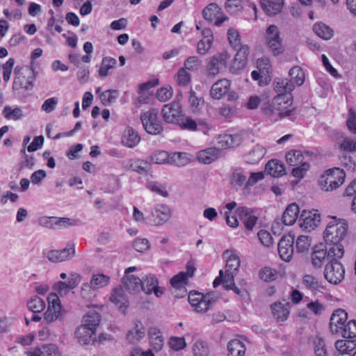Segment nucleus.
Segmentation results:
<instances>
[{"label": "nucleus", "instance_id": "nucleus-47", "mask_svg": "<svg viewBox=\"0 0 356 356\" xmlns=\"http://www.w3.org/2000/svg\"><path fill=\"white\" fill-rule=\"evenodd\" d=\"M314 33L321 38L327 40L333 37V30L324 23H316L313 26Z\"/></svg>", "mask_w": 356, "mask_h": 356}, {"label": "nucleus", "instance_id": "nucleus-1", "mask_svg": "<svg viewBox=\"0 0 356 356\" xmlns=\"http://www.w3.org/2000/svg\"><path fill=\"white\" fill-rule=\"evenodd\" d=\"M348 224L345 220H337L332 217L324 231V238L330 256H337L340 259L343 256V242L347 235Z\"/></svg>", "mask_w": 356, "mask_h": 356}, {"label": "nucleus", "instance_id": "nucleus-8", "mask_svg": "<svg viewBox=\"0 0 356 356\" xmlns=\"http://www.w3.org/2000/svg\"><path fill=\"white\" fill-rule=\"evenodd\" d=\"M345 269L341 262L333 258L325 266L324 270L325 278L330 283L337 284L343 278Z\"/></svg>", "mask_w": 356, "mask_h": 356}, {"label": "nucleus", "instance_id": "nucleus-55", "mask_svg": "<svg viewBox=\"0 0 356 356\" xmlns=\"http://www.w3.org/2000/svg\"><path fill=\"white\" fill-rule=\"evenodd\" d=\"M303 285L308 289L315 291L321 288L318 279L312 275H305L302 280Z\"/></svg>", "mask_w": 356, "mask_h": 356}, {"label": "nucleus", "instance_id": "nucleus-52", "mask_svg": "<svg viewBox=\"0 0 356 356\" xmlns=\"http://www.w3.org/2000/svg\"><path fill=\"white\" fill-rule=\"evenodd\" d=\"M117 63L115 58L111 57H104L102 60L101 67L99 70V74L101 76H106L108 74V70L114 68Z\"/></svg>", "mask_w": 356, "mask_h": 356}, {"label": "nucleus", "instance_id": "nucleus-23", "mask_svg": "<svg viewBox=\"0 0 356 356\" xmlns=\"http://www.w3.org/2000/svg\"><path fill=\"white\" fill-rule=\"evenodd\" d=\"M290 302H275L270 305L273 318L277 321H284L289 315Z\"/></svg>", "mask_w": 356, "mask_h": 356}, {"label": "nucleus", "instance_id": "nucleus-24", "mask_svg": "<svg viewBox=\"0 0 356 356\" xmlns=\"http://www.w3.org/2000/svg\"><path fill=\"white\" fill-rule=\"evenodd\" d=\"M242 143V138L238 134H220L217 138V145L220 148H232L238 147Z\"/></svg>", "mask_w": 356, "mask_h": 356}, {"label": "nucleus", "instance_id": "nucleus-48", "mask_svg": "<svg viewBox=\"0 0 356 356\" xmlns=\"http://www.w3.org/2000/svg\"><path fill=\"white\" fill-rule=\"evenodd\" d=\"M97 291L91 285L90 282H84L81 284L80 289V297L86 302L92 301L97 296Z\"/></svg>", "mask_w": 356, "mask_h": 356}, {"label": "nucleus", "instance_id": "nucleus-27", "mask_svg": "<svg viewBox=\"0 0 356 356\" xmlns=\"http://www.w3.org/2000/svg\"><path fill=\"white\" fill-rule=\"evenodd\" d=\"M230 83L227 79H220L213 84L210 95L213 99H220L225 95L229 88Z\"/></svg>", "mask_w": 356, "mask_h": 356}, {"label": "nucleus", "instance_id": "nucleus-17", "mask_svg": "<svg viewBox=\"0 0 356 356\" xmlns=\"http://www.w3.org/2000/svg\"><path fill=\"white\" fill-rule=\"evenodd\" d=\"M294 236L288 234L282 236L278 243V252L280 258L286 261H290L293 252Z\"/></svg>", "mask_w": 356, "mask_h": 356}, {"label": "nucleus", "instance_id": "nucleus-4", "mask_svg": "<svg viewBox=\"0 0 356 356\" xmlns=\"http://www.w3.org/2000/svg\"><path fill=\"white\" fill-rule=\"evenodd\" d=\"M345 172L339 168L329 169L321 176L318 184L325 191H332L343 184L345 180Z\"/></svg>", "mask_w": 356, "mask_h": 356}, {"label": "nucleus", "instance_id": "nucleus-61", "mask_svg": "<svg viewBox=\"0 0 356 356\" xmlns=\"http://www.w3.org/2000/svg\"><path fill=\"white\" fill-rule=\"evenodd\" d=\"M228 41L234 49H237L239 46L242 45L241 43L240 34L237 30L234 29H229L227 31Z\"/></svg>", "mask_w": 356, "mask_h": 356}, {"label": "nucleus", "instance_id": "nucleus-36", "mask_svg": "<svg viewBox=\"0 0 356 356\" xmlns=\"http://www.w3.org/2000/svg\"><path fill=\"white\" fill-rule=\"evenodd\" d=\"M335 347L339 352L337 356H350V352L356 348V340H337Z\"/></svg>", "mask_w": 356, "mask_h": 356}, {"label": "nucleus", "instance_id": "nucleus-16", "mask_svg": "<svg viewBox=\"0 0 356 356\" xmlns=\"http://www.w3.org/2000/svg\"><path fill=\"white\" fill-rule=\"evenodd\" d=\"M299 221L302 229L310 232L318 226L321 222V216L317 211L312 212L304 210L300 214Z\"/></svg>", "mask_w": 356, "mask_h": 356}, {"label": "nucleus", "instance_id": "nucleus-49", "mask_svg": "<svg viewBox=\"0 0 356 356\" xmlns=\"http://www.w3.org/2000/svg\"><path fill=\"white\" fill-rule=\"evenodd\" d=\"M3 115L7 120H19L23 118L24 113L19 107L12 108L10 106H6L3 110Z\"/></svg>", "mask_w": 356, "mask_h": 356}, {"label": "nucleus", "instance_id": "nucleus-44", "mask_svg": "<svg viewBox=\"0 0 356 356\" xmlns=\"http://www.w3.org/2000/svg\"><path fill=\"white\" fill-rule=\"evenodd\" d=\"M101 321V315L94 309L89 310L83 318V325L95 330Z\"/></svg>", "mask_w": 356, "mask_h": 356}, {"label": "nucleus", "instance_id": "nucleus-56", "mask_svg": "<svg viewBox=\"0 0 356 356\" xmlns=\"http://www.w3.org/2000/svg\"><path fill=\"white\" fill-rule=\"evenodd\" d=\"M110 280V277L104 274L94 275L91 278L90 283L97 291L98 289L106 286Z\"/></svg>", "mask_w": 356, "mask_h": 356}, {"label": "nucleus", "instance_id": "nucleus-3", "mask_svg": "<svg viewBox=\"0 0 356 356\" xmlns=\"http://www.w3.org/2000/svg\"><path fill=\"white\" fill-rule=\"evenodd\" d=\"M264 42L268 51L275 56L282 54L285 51L281 32L275 24L267 27L264 35Z\"/></svg>", "mask_w": 356, "mask_h": 356}, {"label": "nucleus", "instance_id": "nucleus-25", "mask_svg": "<svg viewBox=\"0 0 356 356\" xmlns=\"http://www.w3.org/2000/svg\"><path fill=\"white\" fill-rule=\"evenodd\" d=\"M147 334L152 349L156 352L161 350L164 345V337L161 330L156 327H150Z\"/></svg>", "mask_w": 356, "mask_h": 356}, {"label": "nucleus", "instance_id": "nucleus-34", "mask_svg": "<svg viewBox=\"0 0 356 356\" xmlns=\"http://www.w3.org/2000/svg\"><path fill=\"white\" fill-rule=\"evenodd\" d=\"M265 154L266 149L256 144L245 154L246 162L251 164L256 163L264 157Z\"/></svg>", "mask_w": 356, "mask_h": 356}, {"label": "nucleus", "instance_id": "nucleus-40", "mask_svg": "<svg viewBox=\"0 0 356 356\" xmlns=\"http://www.w3.org/2000/svg\"><path fill=\"white\" fill-rule=\"evenodd\" d=\"M274 90L276 92L283 95H289L294 89L295 86L291 80L288 79H277L274 81Z\"/></svg>", "mask_w": 356, "mask_h": 356}, {"label": "nucleus", "instance_id": "nucleus-10", "mask_svg": "<svg viewBox=\"0 0 356 356\" xmlns=\"http://www.w3.org/2000/svg\"><path fill=\"white\" fill-rule=\"evenodd\" d=\"M229 54L226 52L218 53L207 59V73L208 77L213 78L219 72L222 66H225Z\"/></svg>", "mask_w": 356, "mask_h": 356}, {"label": "nucleus", "instance_id": "nucleus-33", "mask_svg": "<svg viewBox=\"0 0 356 356\" xmlns=\"http://www.w3.org/2000/svg\"><path fill=\"white\" fill-rule=\"evenodd\" d=\"M220 154L217 148H207L197 153V159L202 163L209 164L216 161Z\"/></svg>", "mask_w": 356, "mask_h": 356}, {"label": "nucleus", "instance_id": "nucleus-13", "mask_svg": "<svg viewBox=\"0 0 356 356\" xmlns=\"http://www.w3.org/2000/svg\"><path fill=\"white\" fill-rule=\"evenodd\" d=\"M82 277L80 274L72 272L70 275L67 282L58 281L54 285V289L60 296L67 295L71 289L76 288L81 281Z\"/></svg>", "mask_w": 356, "mask_h": 356}, {"label": "nucleus", "instance_id": "nucleus-6", "mask_svg": "<svg viewBox=\"0 0 356 356\" xmlns=\"http://www.w3.org/2000/svg\"><path fill=\"white\" fill-rule=\"evenodd\" d=\"M159 111L152 108L141 114L140 120L145 130L149 134L156 135L163 130V127L158 118Z\"/></svg>", "mask_w": 356, "mask_h": 356}, {"label": "nucleus", "instance_id": "nucleus-43", "mask_svg": "<svg viewBox=\"0 0 356 356\" xmlns=\"http://www.w3.org/2000/svg\"><path fill=\"white\" fill-rule=\"evenodd\" d=\"M31 356H61L58 348L54 344L43 345L31 353Z\"/></svg>", "mask_w": 356, "mask_h": 356}, {"label": "nucleus", "instance_id": "nucleus-15", "mask_svg": "<svg viewBox=\"0 0 356 356\" xmlns=\"http://www.w3.org/2000/svg\"><path fill=\"white\" fill-rule=\"evenodd\" d=\"M337 258V256H330L326 245H316L311 255L312 266L316 268H321L325 260Z\"/></svg>", "mask_w": 356, "mask_h": 356}, {"label": "nucleus", "instance_id": "nucleus-5", "mask_svg": "<svg viewBox=\"0 0 356 356\" xmlns=\"http://www.w3.org/2000/svg\"><path fill=\"white\" fill-rule=\"evenodd\" d=\"M14 73L13 88L15 90L24 88L26 90H29L33 88V82L35 79L36 72L32 67L17 66L15 68Z\"/></svg>", "mask_w": 356, "mask_h": 356}, {"label": "nucleus", "instance_id": "nucleus-63", "mask_svg": "<svg viewBox=\"0 0 356 356\" xmlns=\"http://www.w3.org/2000/svg\"><path fill=\"white\" fill-rule=\"evenodd\" d=\"M147 188L152 192L155 193L162 197H168V192L165 189V186L159 182L150 181L148 183Z\"/></svg>", "mask_w": 356, "mask_h": 356}, {"label": "nucleus", "instance_id": "nucleus-30", "mask_svg": "<svg viewBox=\"0 0 356 356\" xmlns=\"http://www.w3.org/2000/svg\"><path fill=\"white\" fill-rule=\"evenodd\" d=\"M247 174V172L241 168L234 169L230 176V182L232 187L238 190L243 185L245 186Z\"/></svg>", "mask_w": 356, "mask_h": 356}, {"label": "nucleus", "instance_id": "nucleus-32", "mask_svg": "<svg viewBox=\"0 0 356 356\" xmlns=\"http://www.w3.org/2000/svg\"><path fill=\"white\" fill-rule=\"evenodd\" d=\"M140 141V137L131 127H127L122 136V143L129 147H136Z\"/></svg>", "mask_w": 356, "mask_h": 356}, {"label": "nucleus", "instance_id": "nucleus-21", "mask_svg": "<svg viewBox=\"0 0 356 356\" xmlns=\"http://www.w3.org/2000/svg\"><path fill=\"white\" fill-rule=\"evenodd\" d=\"M238 48L230 69L235 74L245 67L249 54V47L247 45H241Z\"/></svg>", "mask_w": 356, "mask_h": 356}, {"label": "nucleus", "instance_id": "nucleus-45", "mask_svg": "<svg viewBox=\"0 0 356 356\" xmlns=\"http://www.w3.org/2000/svg\"><path fill=\"white\" fill-rule=\"evenodd\" d=\"M224 257H227L225 272L233 273L236 271L240 266L239 257L233 254L230 250H227L223 253Z\"/></svg>", "mask_w": 356, "mask_h": 356}, {"label": "nucleus", "instance_id": "nucleus-39", "mask_svg": "<svg viewBox=\"0 0 356 356\" xmlns=\"http://www.w3.org/2000/svg\"><path fill=\"white\" fill-rule=\"evenodd\" d=\"M75 334L80 344L86 345L90 343L91 338L95 334V330L84 325L79 326Z\"/></svg>", "mask_w": 356, "mask_h": 356}, {"label": "nucleus", "instance_id": "nucleus-59", "mask_svg": "<svg viewBox=\"0 0 356 356\" xmlns=\"http://www.w3.org/2000/svg\"><path fill=\"white\" fill-rule=\"evenodd\" d=\"M291 79H293L298 86H301L305 81V73L299 66H293L289 72Z\"/></svg>", "mask_w": 356, "mask_h": 356}, {"label": "nucleus", "instance_id": "nucleus-18", "mask_svg": "<svg viewBox=\"0 0 356 356\" xmlns=\"http://www.w3.org/2000/svg\"><path fill=\"white\" fill-rule=\"evenodd\" d=\"M220 8L216 3L209 4L202 11L204 18L211 22L215 19L214 24L217 26H220L224 22L228 20L227 16L220 17Z\"/></svg>", "mask_w": 356, "mask_h": 356}, {"label": "nucleus", "instance_id": "nucleus-46", "mask_svg": "<svg viewBox=\"0 0 356 356\" xmlns=\"http://www.w3.org/2000/svg\"><path fill=\"white\" fill-rule=\"evenodd\" d=\"M122 283L129 291L136 292L141 288L142 280L133 275H125L122 278Z\"/></svg>", "mask_w": 356, "mask_h": 356}, {"label": "nucleus", "instance_id": "nucleus-50", "mask_svg": "<svg viewBox=\"0 0 356 356\" xmlns=\"http://www.w3.org/2000/svg\"><path fill=\"white\" fill-rule=\"evenodd\" d=\"M147 159L149 162L150 165L151 163L162 164L168 162L169 154L165 151L158 150L156 152H153Z\"/></svg>", "mask_w": 356, "mask_h": 356}, {"label": "nucleus", "instance_id": "nucleus-2", "mask_svg": "<svg viewBox=\"0 0 356 356\" xmlns=\"http://www.w3.org/2000/svg\"><path fill=\"white\" fill-rule=\"evenodd\" d=\"M292 104L291 97L289 95L279 94L271 100L261 103V109L270 120L276 122L278 120L288 117L290 120L296 119L295 109H289Z\"/></svg>", "mask_w": 356, "mask_h": 356}, {"label": "nucleus", "instance_id": "nucleus-26", "mask_svg": "<svg viewBox=\"0 0 356 356\" xmlns=\"http://www.w3.org/2000/svg\"><path fill=\"white\" fill-rule=\"evenodd\" d=\"M177 124H179V126L183 129H187L193 131L208 128V125L205 122L199 121L197 122L191 117H184L183 115L181 116L180 121H179Z\"/></svg>", "mask_w": 356, "mask_h": 356}, {"label": "nucleus", "instance_id": "nucleus-29", "mask_svg": "<svg viewBox=\"0 0 356 356\" xmlns=\"http://www.w3.org/2000/svg\"><path fill=\"white\" fill-rule=\"evenodd\" d=\"M145 336V328L143 323L136 320L134 321V327L129 330L127 334V340L132 343L139 341Z\"/></svg>", "mask_w": 356, "mask_h": 356}, {"label": "nucleus", "instance_id": "nucleus-57", "mask_svg": "<svg viewBox=\"0 0 356 356\" xmlns=\"http://www.w3.org/2000/svg\"><path fill=\"white\" fill-rule=\"evenodd\" d=\"M346 339H352L356 337V321L351 320L346 323L340 332Z\"/></svg>", "mask_w": 356, "mask_h": 356}, {"label": "nucleus", "instance_id": "nucleus-7", "mask_svg": "<svg viewBox=\"0 0 356 356\" xmlns=\"http://www.w3.org/2000/svg\"><path fill=\"white\" fill-rule=\"evenodd\" d=\"M188 302L195 308L196 312H204L208 310L210 305L215 301L213 295L207 293L205 295L199 292H190Z\"/></svg>", "mask_w": 356, "mask_h": 356}, {"label": "nucleus", "instance_id": "nucleus-35", "mask_svg": "<svg viewBox=\"0 0 356 356\" xmlns=\"http://www.w3.org/2000/svg\"><path fill=\"white\" fill-rule=\"evenodd\" d=\"M129 169L143 175H147L150 172L151 165L147 159L145 160H130Z\"/></svg>", "mask_w": 356, "mask_h": 356}, {"label": "nucleus", "instance_id": "nucleus-60", "mask_svg": "<svg viewBox=\"0 0 356 356\" xmlns=\"http://www.w3.org/2000/svg\"><path fill=\"white\" fill-rule=\"evenodd\" d=\"M188 162L186 154L181 152H175L171 156L169 155L168 163L177 166H183Z\"/></svg>", "mask_w": 356, "mask_h": 356}, {"label": "nucleus", "instance_id": "nucleus-28", "mask_svg": "<svg viewBox=\"0 0 356 356\" xmlns=\"http://www.w3.org/2000/svg\"><path fill=\"white\" fill-rule=\"evenodd\" d=\"M110 300L115 305H118L119 309H122V312H124V309H126L129 305L127 296H126L124 289L121 287L116 288L113 290L110 296Z\"/></svg>", "mask_w": 356, "mask_h": 356}, {"label": "nucleus", "instance_id": "nucleus-51", "mask_svg": "<svg viewBox=\"0 0 356 356\" xmlns=\"http://www.w3.org/2000/svg\"><path fill=\"white\" fill-rule=\"evenodd\" d=\"M188 102L190 108L193 113H198L204 105V99L201 97H197L193 90H190Z\"/></svg>", "mask_w": 356, "mask_h": 356}, {"label": "nucleus", "instance_id": "nucleus-11", "mask_svg": "<svg viewBox=\"0 0 356 356\" xmlns=\"http://www.w3.org/2000/svg\"><path fill=\"white\" fill-rule=\"evenodd\" d=\"M161 115L165 122L177 124L182 116L181 107L175 102L165 104L161 110Z\"/></svg>", "mask_w": 356, "mask_h": 356}, {"label": "nucleus", "instance_id": "nucleus-53", "mask_svg": "<svg viewBox=\"0 0 356 356\" xmlns=\"http://www.w3.org/2000/svg\"><path fill=\"white\" fill-rule=\"evenodd\" d=\"M27 307L33 313H39L44 309L45 302L42 298L35 296L28 301Z\"/></svg>", "mask_w": 356, "mask_h": 356}, {"label": "nucleus", "instance_id": "nucleus-9", "mask_svg": "<svg viewBox=\"0 0 356 356\" xmlns=\"http://www.w3.org/2000/svg\"><path fill=\"white\" fill-rule=\"evenodd\" d=\"M75 245L74 243H67L62 250H51L47 252L46 257L52 263H60L71 260L75 255Z\"/></svg>", "mask_w": 356, "mask_h": 356}, {"label": "nucleus", "instance_id": "nucleus-62", "mask_svg": "<svg viewBox=\"0 0 356 356\" xmlns=\"http://www.w3.org/2000/svg\"><path fill=\"white\" fill-rule=\"evenodd\" d=\"M118 95L115 90H107L100 94V100L104 105H108L116 99Z\"/></svg>", "mask_w": 356, "mask_h": 356}, {"label": "nucleus", "instance_id": "nucleus-54", "mask_svg": "<svg viewBox=\"0 0 356 356\" xmlns=\"http://www.w3.org/2000/svg\"><path fill=\"white\" fill-rule=\"evenodd\" d=\"M193 353L194 356H208L209 348L207 343L202 340L196 341L193 346Z\"/></svg>", "mask_w": 356, "mask_h": 356}, {"label": "nucleus", "instance_id": "nucleus-31", "mask_svg": "<svg viewBox=\"0 0 356 356\" xmlns=\"http://www.w3.org/2000/svg\"><path fill=\"white\" fill-rule=\"evenodd\" d=\"M241 218L247 230L252 231L257 221V217L253 214L252 211L248 207L238 209Z\"/></svg>", "mask_w": 356, "mask_h": 356}, {"label": "nucleus", "instance_id": "nucleus-41", "mask_svg": "<svg viewBox=\"0 0 356 356\" xmlns=\"http://www.w3.org/2000/svg\"><path fill=\"white\" fill-rule=\"evenodd\" d=\"M265 170L268 174L275 177H282L286 173L284 164L277 160L273 159L266 164Z\"/></svg>", "mask_w": 356, "mask_h": 356}, {"label": "nucleus", "instance_id": "nucleus-37", "mask_svg": "<svg viewBox=\"0 0 356 356\" xmlns=\"http://www.w3.org/2000/svg\"><path fill=\"white\" fill-rule=\"evenodd\" d=\"M299 207L296 203L289 204L282 215V222L285 225H292L298 218Z\"/></svg>", "mask_w": 356, "mask_h": 356}, {"label": "nucleus", "instance_id": "nucleus-64", "mask_svg": "<svg viewBox=\"0 0 356 356\" xmlns=\"http://www.w3.org/2000/svg\"><path fill=\"white\" fill-rule=\"evenodd\" d=\"M314 353L316 356H328L325 342L321 337H316L314 341Z\"/></svg>", "mask_w": 356, "mask_h": 356}, {"label": "nucleus", "instance_id": "nucleus-42", "mask_svg": "<svg viewBox=\"0 0 356 356\" xmlns=\"http://www.w3.org/2000/svg\"><path fill=\"white\" fill-rule=\"evenodd\" d=\"M228 356H245L246 347L238 339H234L227 343Z\"/></svg>", "mask_w": 356, "mask_h": 356}, {"label": "nucleus", "instance_id": "nucleus-58", "mask_svg": "<svg viewBox=\"0 0 356 356\" xmlns=\"http://www.w3.org/2000/svg\"><path fill=\"white\" fill-rule=\"evenodd\" d=\"M286 160L289 165L296 166L302 162V155L298 150H291L286 153Z\"/></svg>", "mask_w": 356, "mask_h": 356}, {"label": "nucleus", "instance_id": "nucleus-14", "mask_svg": "<svg viewBox=\"0 0 356 356\" xmlns=\"http://www.w3.org/2000/svg\"><path fill=\"white\" fill-rule=\"evenodd\" d=\"M49 307L44 313V320L51 323L58 318L61 312V305L56 293H51L48 297Z\"/></svg>", "mask_w": 356, "mask_h": 356}, {"label": "nucleus", "instance_id": "nucleus-22", "mask_svg": "<svg viewBox=\"0 0 356 356\" xmlns=\"http://www.w3.org/2000/svg\"><path fill=\"white\" fill-rule=\"evenodd\" d=\"M159 282L154 275H148L142 281L141 289L147 294L154 293L156 297H161L163 294V290L158 286Z\"/></svg>", "mask_w": 356, "mask_h": 356}, {"label": "nucleus", "instance_id": "nucleus-20", "mask_svg": "<svg viewBox=\"0 0 356 356\" xmlns=\"http://www.w3.org/2000/svg\"><path fill=\"white\" fill-rule=\"evenodd\" d=\"M348 318L347 312L342 309H338L334 310L330 317V328L332 333H340L343 327L346 324Z\"/></svg>", "mask_w": 356, "mask_h": 356}, {"label": "nucleus", "instance_id": "nucleus-19", "mask_svg": "<svg viewBox=\"0 0 356 356\" xmlns=\"http://www.w3.org/2000/svg\"><path fill=\"white\" fill-rule=\"evenodd\" d=\"M170 218V209L165 204H158L151 211L149 220L154 225H161Z\"/></svg>", "mask_w": 356, "mask_h": 356}, {"label": "nucleus", "instance_id": "nucleus-12", "mask_svg": "<svg viewBox=\"0 0 356 356\" xmlns=\"http://www.w3.org/2000/svg\"><path fill=\"white\" fill-rule=\"evenodd\" d=\"M38 223L42 227L48 229H54L56 227H67L69 226H75L77 225V220H72L69 218L42 216L39 218Z\"/></svg>", "mask_w": 356, "mask_h": 356}, {"label": "nucleus", "instance_id": "nucleus-38", "mask_svg": "<svg viewBox=\"0 0 356 356\" xmlns=\"http://www.w3.org/2000/svg\"><path fill=\"white\" fill-rule=\"evenodd\" d=\"M283 2L284 0H261V4L268 15H275L281 11Z\"/></svg>", "mask_w": 356, "mask_h": 356}]
</instances>
